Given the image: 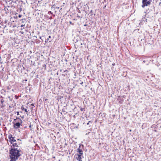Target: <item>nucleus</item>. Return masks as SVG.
<instances>
[{
	"instance_id": "7c9ffc66",
	"label": "nucleus",
	"mask_w": 161,
	"mask_h": 161,
	"mask_svg": "<svg viewBox=\"0 0 161 161\" xmlns=\"http://www.w3.org/2000/svg\"><path fill=\"white\" fill-rule=\"evenodd\" d=\"M29 127L31 128V125H29Z\"/></svg>"
},
{
	"instance_id": "dca6fc26",
	"label": "nucleus",
	"mask_w": 161,
	"mask_h": 161,
	"mask_svg": "<svg viewBox=\"0 0 161 161\" xmlns=\"http://www.w3.org/2000/svg\"><path fill=\"white\" fill-rule=\"evenodd\" d=\"M15 97L16 99H17L18 98V97L16 95L15 96Z\"/></svg>"
},
{
	"instance_id": "e433bc0d",
	"label": "nucleus",
	"mask_w": 161,
	"mask_h": 161,
	"mask_svg": "<svg viewBox=\"0 0 161 161\" xmlns=\"http://www.w3.org/2000/svg\"><path fill=\"white\" fill-rule=\"evenodd\" d=\"M80 45H82V43H81Z\"/></svg>"
},
{
	"instance_id": "9d476101",
	"label": "nucleus",
	"mask_w": 161,
	"mask_h": 161,
	"mask_svg": "<svg viewBox=\"0 0 161 161\" xmlns=\"http://www.w3.org/2000/svg\"><path fill=\"white\" fill-rule=\"evenodd\" d=\"M86 131L87 132V133L86 134V135H88L91 132V130L90 129H89L87 130Z\"/></svg>"
},
{
	"instance_id": "9b49d317",
	"label": "nucleus",
	"mask_w": 161,
	"mask_h": 161,
	"mask_svg": "<svg viewBox=\"0 0 161 161\" xmlns=\"http://www.w3.org/2000/svg\"><path fill=\"white\" fill-rule=\"evenodd\" d=\"M13 146V147H18V145L16 143H13V144H12V146H11L12 147V146Z\"/></svg>"
},
{
	"instance_id": "f704fd0d",
	"label": "nucleus",
	"mask_w": 161,
	"mask_h": 161,
	"mask_svg": "<svg viewBox=\"0 0 161 161\" xmlns=\"http://www.w3.org/2000/svg\"><path fill=\"white\" fill-rule=\"evenodd\" d=\"M77 17H79V18L80 17V16H77Z\"/></svg>"
},
{
	"instance_id": "393cba45",
	"label": "nucleus",
	"mask_w": 161,
	"mask_h": 161,
	"mask_svg": "<svg viewBox=\"0 0 161 161\" xmlns=\"http://www.w3.org/2000/svg\"><path fill=\"white\" fill-rule=\"evenodd\" d=\"M92 10H91V11H90V13H92Z\"/></svg>"
},
{
	"instance_id": "c85d7f7f",
	"label": "nucleus",
	"mask_w": 161,
	"mask_h": 161,
	"mask_svg": "<svg viewBox=\"0 0 161 161\" xmlns=\"http://www.w3.org/2000/svg\"><path fill=\"white\" fill-rule=\"evenodd\" d=\"M146 62V61L145 60L143 61V62H144V63H145Z\"/></svg>"
},
{
	"instance_id": "473e14b6",
	"label": "nucleus",
	"mask_w": 161,
	"mask_h": 161,
	"mask_svg": "<svg viewBox=\"0 0 161 161\" xmlns=\"http://www.w3.org/2000/svg\"><path fill=\"white\" fill-rule=\"evenodd\" d=\"M76 46H77V45H75V47H76Z\"/></svg>"
},
{
	"instance_id": "72a5a7b5",
	"label": "nucleus",
	"mask_w": 161,
	"mask_h": 161,
	"mask_svg": "<svg viewBox=\"0 0 161 161\" xmlns=\"http://www.w3.org/2000/svg\"><path fill=\"white\" fill-rule=\"evenodd\" d=\"M1 60V57H0V60Z\"/></svg>"
},
{
	"instance_id": "4468645a",
	"label": "nucleus",
	"mask_w": 161,
	"mask_h": 161,
	"mask_svg": "<svg viewBox=\"0 0 161 161\" xmlns=\"http://www.w3.org/2000/svg\"><path fill=\"white\" fill-rule=\"evenodd\" d=\"M51 38V36H48V38H47V41H48L49 39V38Z\"/></svg>"
},
{
	"instance_id": "412c9836",
	"label": "nucleus",
	"mask_w": 161,
	"mask_h": 161,
	"mask_svg": "<svg viewBox=\"0 0 161 161\" xmlns=\"http://www.w3.org/2000/svg\"><path fill=\"white\" fill-rule=\"evenodd\" d=\"M56 21L55 20H54V23H53L54 24H56V23H55Z\"/></svg>"
},
{
	"instance_id": "2f4dec72",
	"label": "nucleus",
	"mask_w": 161,
	"mask_h": 161,
	"mask_svg": "<svg viewBox=\"0 0 161 161\" xmlns=\"http://www.w3.org/2000/svg\"><path fill=\"white\" fill-rule=\"evenodd\" d=\"M6 9H7V8H4L5 10V11H6Z\"/></svg>"
},
{
	"instance_id": "bb28decb",
	"label": "nucleus",
	"mask_w": 161,
	"mask_h": 161,
	"mask_svg": "<svg viewBox=\"0 0 161 161\" xmlns=\"http://www.w3.org/2000/svg\"><path fill=\"white\" fill-rule=\"evenodd\" d=\"M27 79H25V80H24V81H27Z\"/></svg>"
},
{
	"instance_id": "39448f33",
	"label": "nucleus",
	"mask_w": 161,
	"mask_h": 161,
	"mask_svg": "<svg viewBox=\"0 0 161 161\" xmlns=\"http://www.w3.org/2000/svg\"><path fill=\"white\" fill-rule=\"evenodd\" d=\"M8 138L9 140V141L11 144H13V143L16 142V140L15 139V137L14 136L13 137L11 134L8 135Z\"/></svg>"
},
{
	"instance_id": "a211bd4d",
	"label": "nucleus",
	"mask_w": 161,
	"mask_h": 161,
	"mask_svg": "<svg viewBox=\"0 0 161 161\" xmlns=\"http://www.w3.org/2000/svg\"><path fill=\"white\" fill-rule=\"evenodd\" d=\"M83 108H81L80 109V110H81V111H83Z\"/></svg>"
},
{
	"instance_id": "20e7f679",
	"label": "nucleus",
	"mask_w": 161,
	"mask_h": 161,
	"mask_svg": "<svg viewBox=\"0 0 161 161\" xmlns=\"http://www.w3.org/2000/svg\"><path fill=\"white\" fill-rule=\"evenodd\" d=\"M13 121V127L15 129H17L20 127V126L22 125L21 123H19V122H15Z\"/></svg>"
},
{
	"instance_id": "ddd939ff",
	"label": "nucleus",
	"mask_w": 161,
	"mask_h": 161,
	"mask_svg": "<svg viewBox=\"0 0 161 161\" xmlns=\"http://www.w3.org/2000/svg\"><path fill=\"white\" fill-rule=\"evenodd\" d=\"M3 102H4V100H3V99H2L1 100V101H0L1 103L2 104V105L1 106V107L2 108H3V107H4V106H3Z\"/></svg>"
},
{
	"instance_id": "4be33fe9",
	"label": "nucleus",
	"mask_w": 161,
	"mask_h": 161,
	"mask_svg": "<svg viewBox=\"0 0 161 161\" xmlns=\"http://www.w3.org/2000/svg\"><path fill=\"white\" fill-rule=\"evenodd\" d=\"M67 70H65L64 71V72H66V73H67Z\"/></svg>"
},
{
	"instance_id": "2eb2a0df",
	"label": "nucleus",
	"mask_w": 161,
	"mask_h": 161,
	"mask_svg": "<svg viewBox=\"0 0 161 161\" xmlns=\"http://www.w3.org/2000/svg\"><path fill=\"white\" fill-rule=\"evenodd\" d=\"M69 24H71V25H74V23H72V22H71V21H69Z\"/></svg>"
},
{
	"instance_id": "b1692460",
	"label": "nucleus",
	"mask_w": 161,
	"mask_h": 161,
	"mask_svg": "<svg viewBox=\"0 0 161 161\" xmlns=\"http://www.w3.org/2000/svg\"><path fill=\"white\" fill-rule=\"evenodd\" d=\"M12 106V105L11 106H9V107L10 108H12V106Z\"/></svg>"
},
{
	"instance_id": "5701e85b",
	"label": "nucleus",
	"mask_w": 161,
	"mask_h": 161,
	"mask_svg": "<svg viewBox=\"0 0 161 161\" xmlns=\"http://www.w3.org/2000/svg\"><path fill=\"white\" fill-rule=\"evenodd\" d=\"M21 15H19V17H21Z\"/></svg>"
},
{
	"instance_id": "f257e3e1",
	"label": "nucleus",
	"mask_w": 161,
	"mask_h": 161,
	"mask_svg": "<svg viewBox=\"0 0 161 161\" xmlns=\"http://www.w3.org/2000/svg\"><path fill=\"white\" fill-rule=\"evenodd\" d=\"M21 150L17 148L12 147L9 150V157L10 159V161H16L19 157L21 155L20 152Z\"/></svg>"
},
{
	"instance_id": "4c0bfd02",
	"label": "nucleus",
	"mask_w": 161,
	"mask_h": 161,
	"mask_svg": "<svg viewBox=\"0 0 161 161\" xmlns=\"http://www.w3.org/2000/svg\"><path fill=\"white\" fill-rule=\"evenodd\" d=\"M45 42H47L46 40V41H45Z\"/></svg>"
},
{
	"instance_id": "6e6552de",
	"label": "nucleus",
	"mask_w": 161,
	"mask_h": 161,
	"mask_svg": "<svg viewBox=\"0 0 161 161\" xmlns=\"http://www.w3.org/2000/svg\"><path fill=\"white\" fill-rule=\"evenodd\" d=\"M14 121H15V122H19V123H22V120L20 118L17 117L16 119H14Z\"/></svg>"
},
{
	"instance_id": "c756f323",
	"label": "nucleus",
	"mask_w": 161,
	"mask_h": 161,
	"mask_svg": "<svg viewBox=\"0 0 161 161\" xmlns=\"http://www.w3.org/2000/svg\"><path fill=\"white\" fill-rule=\"evenodd\" d=\"M145 19V17H144L142 18V19Z\"/></svg>"
},
{
	"instance_id": "f3484780",
	"label": "nucleus",
	"mask_w": 161,
	"mask_h": 161,
	"mask_svg": "<svg viewBox=\"0 0 161 161\" xmlns=\"http://www.w3.org/2000/svg\"><path fill=\"white\" fill-rule=\"evenodd\" d=\"M16 113H17V115H19V112L17 111V112H16Z\"/></svg>"
},
{
	"instance_id": "6ab92c4d",
	"label": "nucleus",
	"mask_w": 161,
	"mask_h": 161,
	"mask_svg": "<svg viewBox=\"0 0 161 161\" xmlns=\"http://www.w3.org/2000/svg\"><path fill=\"white\" fill-rule=\"evenodd\" d=\"M91 122V121H89L87 123V125H89V123Z\"/></svg>"
},
{
	"instance_id": "cd10ccee",
	"label": "nucleus",
	"mask_w": 161,
	"mask_h": 161,
	"mask_svg": "<svg viewBox=\"0 0 161 161\" xmlns=\"http://www.w3.org/2000/svg\"><path fill=\"white\" fill-rule=\"evenodd\" d=\"M31 106H34V104H33V103H32V104H31Z\"/></svg>"
},
{
	"instance_id": "58836bf2",
	"label": "nucleus",
	"mask_w": 161,
	"mask_h": 161,
	"mask_svg": "<svg viewBox=\"0 0 161 161\" xmlns=\"http://www.w3.org/2000/svg\"><path fill=\"white\" fill-rule=\"evenodd\" d=\"M24 117H22V118H23Z\"/></svg>"
},
{
	"instance_id": "a878e982",
	"label": "nucleus",
	"mask_w": 161,
	"mask_h": 161,
	"mask_svg": "<svg viewBox=\"0 0 161 161\" xmlns=\"http://www.w3.org/2000/svg\"><path fill=\"white\" fill-rule=\"evenodd\" d=\"M154 0H153V1H154ZM150 3H151V2L152 1V0H150Z\"/></svg>"
},
{
	"instance_id": "c9c22d12",
	"label": "nucleus",
	"mask_w": 161,
	"mask_h": 161,
	"mask_svg": "<svg viewBox=\"0 0 161 161\" xmlns=\"http://www.w3.org/2000/svg\"><path fill=\"white\" fill-rule=\"evenodd\" d=\"M40 39H41V36L40 37Z\"/></svg>"
},
{
	"instance_id": "f8f14e48",
	"label": "nucleus",
	"mask_w": 161,
	"mask_h": 161,
	"mask_svg": "<svg viewBox=\"0 0 161 161\" xmlns=\"http://www.w3.org/2000/svg\"><path fill=\"white\" fill-rule=\"evenodd\" d=\"M9 99L13 103L12 104V106H13V105L14 106L16 104V103H15L14 100H13V99H11L10 98Z\"/></svg>"
},
{
	"instance_id": "7ed1b4c3",
	"label": "nucleus",
	"mask_w": 161,
	"mask_h": 161,
	"mask_svg": "<svg viewBox=\"0 0 161 161\" xmlns=\"http://www.w3.org/2000/svg\"><path fill=\"white\" fill-rule=\"evenodd\" d=\"M145 13H146V14L145 15V17H146L147 16V17L148 18L150 16H152L153 17V15L152 16L151 15V14L152 13H153V11L152 10H150L149 9H148L145 12Z\"/></svg>"
},
{
	"instance_id": "423d86ee",
	"label": "nucleus",
	"mask_w": 161,
	"mask_h": 161,
	"mask_svg": "<svg viewBox=\"0 0 161 161\" xmlns=\"http://www.w3.org/2000/svg\"><path fill=\"white\" fill-rule=\"evenodd\" d=\"M84 147L83 144H80L79 148L77 149V152L79 154H83V151L82 150V148H84Z\"/></svg>"
},
{
	"instance_id": "aec40b11",
	"label": "nucleus",
	"mask_w": 161,
	"mask_h": 161,
	"mask_svg": "<svg viewBox=\"0 0 161 161\" xmlns=\"http://www.w3.org/2000/svg\"><path fill=\"white\" fill-rule=\"evenodd\" d=\"M83 81H81V82H80V84H81V85L82 84H83Z\"/></svg>"
},
{
	"instance_id": "f03ea898",
	"label": "nucleus",
	"mask_w": 161,
	"mask_h": 161,
	"mask_svg": "<svg viewBox=\"0 0 161 161\" xmlns=\"http://www.w3.org/2000/svg\"><path fill=\"white\" fill-rule=\"evenodd\" d=\"M150 0H142V7L144 8L145 6H147L150 4Z\"/></svg>"
},
{
	"instance_id": "0eeeda50",
	"label": "nucleus",
	"mask_w": 161,
	"mask_h": 161,
	"mask_svg": "<svg viewBox=\"0 0 161 161\" xmlns=\"http://www.w3.org/2000/svg\"><path fill=\"white\" fill-rule=\"evenodd\" d=\"M83 154H79V153H77L75 154V157L77 160L78 161H82L81 159V156Z\"/></svg>"
},
{
	"instance_id": "1a4fd4ad",
	"label": "nucleus",
	"mask_w": 161,
	"mask_h": 161,
	"mask_svg": "<svg viewBox=\"0 0 161 161\" xmlns=\"http://www.w3.org/2000/svg\"><path fill=\"white\" fill-rule=\"evenodd\" d=\"M21 109H22V110H24L26 112V114H27V112H28V111H27V110L26 109V108H24V107H23V106H22L21 107Z\"/></svg>"
}]
</instances>
